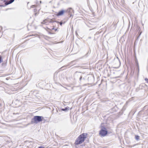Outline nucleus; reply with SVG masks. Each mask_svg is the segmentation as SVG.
Wrapping results in <instances>:
<instances>
[{
	"label": "nucleus",
	"mask_w": 148,
	"mask_h": 148,
	"mask_svg": "<svg viewBox=\"0 0 148 148\" xmlns=\"http://www.w3.org/2000/svg\"><path fill=\"white\" fill-rule=\"evenodd\" d=\"M87 135V134L86 133H83L80 135L76 140L75 144L77 145L82 143L84 141Z\"/></svg>",
	"instance_id": "nucleus-1"
},
{
	"label": "nucleus",
	"mask_w": 148,
	"mask_h": 148,
	"mask_svg": "<svg viewBox=\"0 0 148 148\" xmlns=\"http://www.w3.org/2000/svg\"><path fill=\"white\" fill-rule=\"evenodd\" d=\"M107 134V131L105 128H102L100 131L99 134L102 136H105Z\"/></svg>",
	"instance_id": "nucleus-2"
},
{
	"label": "nucleus",
	"mask_w": 148,
	"mask_h": 148,
	"mask_svg": "<svg viewBox=\"0 0 148 148\" xmlns=\"http://www.w3.org/2000/svg\"><path fill=\"white\" fill-rule=\"evenodd\" d=\"M42 117L41 116H35L33 119V120L35 123H37L38 122H39L42 121Z\"/></svg>",
	"instance_id": "nucleus-3"
},
{
	"label": "nucleus",
	"mask_w": 148,
	"mask_h": 148,
	"mask_svg": "<svg viewBox=\"0 0 148 148\" xmlns=\"http://www.w3.org/2000/svg\"><path fill=\"white\" fill-rule=\"evenodd\" d=\"M52 20H49V19H46L44 20L43 22H42V23L43 24H45L46 25L48 24V23H51L52 22Z\"/></svg>",
	"instance_id": "nucleus-4"
},
{
	"label": "nucleus",
	"mask_w": 148,
	"mask_h": 148,
	"mask_svg": "<svg viewBox=\"0 0 148 148\" xmlns=\"http://www.w3.org/2000/svg\"><path fill=\"white\" fill-rule=\"evenodd\" d=\"M14 1V0H10L9 1L6 2L5 3V4L6 5H8L12 3Z\"/></svg>",
	"instance_id": "nucleus-5"
},
{
	"label": "nucleus",
	"mask_w": 148,
	"mask_h": 148,
	"mask_svg": "<svg viewBox=\"0 0 148 148\" xmlns=\"http://www.w3.org/2000/svg\"><path fill=\"white\" fill-rule=\"evenodd\" d=\"M64 10H62L60 11L58 14V15L60 16L64 14Z\"/></svg>",
	"instance_id": "nucleus-6"
},
{
	"label": "nucleus",
	"mask_w": 148,
	"mask_h": 148,
	"mask_svg": "<svg viewBox=\"0 0 148 148\" xmlns=\"http://www.w3.org/2000/svg\"><path fill=\"white\" fill-rule=\"evenodd\" d=\"M68 10L69 11V12L70 13H71L73 11V10L71 8H69Z\"/></svg>",
	"instance_id": "nucleus-7"
},
{
	"label": "nucleus",
	"mask_w": 148,
	"mask_h": 148,
	"mask_svg": "<svg viewBox=\"0 0 148 148\" xmlns=\"http://www.w3.org/2000/svg\"><path fill=\"white\" fill-rule=\"evenodd\" d=\"M139 138L140 136H138L136 135L135 136V138L136 140H138L139 139Z\"/></svg>",
	"instance_id": "nucleus-8"
},
{
	"label": "nucleus",
	"mask_w": 148,
	"mask_h": 148,
	"mask_svg": "<svg viewBox=\"0 0 148 148\" xmlns=\"http://www.w3.org/2000/svg\"><path fill=\"white\" fill-rule=\"evenodd\" d=\"M145 80L147 81V82L148 83V79H147V78H146L145 79Z\"/></svg>",
	"instance_id": "nucleus-9"
},
{
	"label": "nucleus",
	"mask_w": 148,
	"mask_h": 148,
	"mask_svg": "<svg viewBox=\"0 0 148 148\" xmlns=\"http://www.w3.org/2000/svg\"><path fill=\"white\" fill-rule=\"evenodd\" d=\"M82 78V76H81L80 78V79H79L80 80H81Z\"/></svg>",
	"instance_id": "nucleus-10"
},
{
	"label": "nucleus",
	"mask_w": 148,
	"mask_h": 148,
	"mask_svg": "<svg viewBox=\"0 0 148 148\" xmlns=\"http://www.w3.org/2000/svg\"><path fill=\"white\" fill-rule=\"evenodd\" d=\"M38 148H45L42 147H40Z\"/></svg>",
	"instance_id": "nucleus-11"
},
{
	"label": "nucleus",
	"mask_w": 148,
	"mask_h": 148,
	"mask_svg": "<svg viewBox=\"0 0 148 148\" xmlns=\"http://www.w3.org/2000/svg\"><path fill=\"white\" fill-rule=\"evenodd\" d=\"M60 25H61L62 24V22H60Z\"/></svg>",
	"instance_id": "nucleus-12"
},
{
	"label": "nucleus",
	"mask_w": 148,
	"mask_h": 148,
	"mask_svg": "<svg viewBox=\"0 0 148 148\" xmlns=\"http://www.w3.org/2000/svg\"><path fill=\"white\" fill-rule=\"evenodd\" d=\"M1 57L0 56V63L1 62Z\"/></svg>",
	"instance_id": "nucleus-13"
},
{
	"label": "nucleus",
	"mask_w": 148,
	"mask_h": 148,
	"mask_svg": "<svg viewBox=\"0 0 148 148\" xmlns=\"http://www.w3.org/2000/svg\"><path fill=\"white\" fill-rule=\"evenodd\" d=\"M62 110L64 111H66L65 109H62Z\"/></svg>",
	"instance_id": "nucleus-14"
},
{
	"label": "nucleus",
	"mask_w": 148,
	"mask_h": 148,
	"mask_svg": "<svg viewBox=\"0 0 148 148\" xmlns=\"http://www.w3.org/2000/svg\"><path fill=\"white\" fill-rule=\"evenodd\" d=\"M68 108H65L66 111V110H68Z\"/></svg>",
	"instance_id": "nucleus-15"
},
{
	"label": "nucleus",
	"mask_w": 148,
	"mask_h": 148,
	"mask_svg": "<svg viewBox=\"0 0 148 148\" xmlns=\"http://www.w3.org/2000/svg\"><path fill=\"white\" fill-rule=\"evenodd\" d=\"M35 6V5H33L32 6V8H33V7H34Z\"/></svg>",
	"instance_id": "nucleus-16"
}]
</instances>
